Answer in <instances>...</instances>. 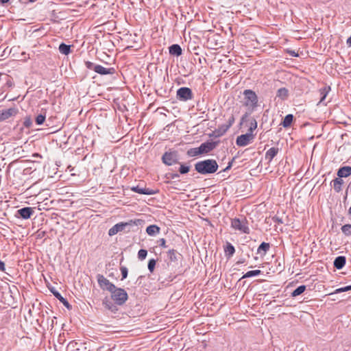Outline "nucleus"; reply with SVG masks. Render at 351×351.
Wrapping results in <instances>:
<instances>
[{
  "mask_svg": "<svg viewBox=\"0 0 351 351\" xmlns=\"http://www.w3.org/2000/svg\"><path fill=\"white\" fill-rule=\"evenodd\" d=\"M145 223V221L143 219H131L128 221L125 222H120L114 225L111 228L108 230V235L113 236L117 234L118 232L125 231L126 232H129L130 231H134L133 228L135 226H143Z\"/></svg>",
  "mask_w": 351,
  "mask_h": 351,
  "instance_id": "nucleus-1",
  "label": "nucleus"
},
{
  "mask_svg": "<svg viewBox=\"0 0 351 351\" xmlns=\"http://www.w3.org/2000/svg\"><path fill=\"white\" fill-rule=\"evenodd\" d=\"M218 167L215 160L206 159L197 162L195 165V170L202 175L212 174L217 171Z\"/></svg>",
  "mask_w": 351,
  "mask_h": 351,
  "instance_id": "nucleus-2",
  "label": "nucleus"
},
{
  "mask_svg": "<svg viewBox=\"0 0 351 351\" xmlns=\"http://www.w3.org/2000/svg\"><path fill=\"white\" fill-rule=\"evenodd\" d=\"M231 227L235 230L244 234H250V228L248 221L245 217L241 218H234L231 220Z\"/></svg>",
  "mask_w": 351,
  "mask_h": 351,
  "instance_id": "nucleus-3",
  "label": "nucleus"
},
{
  "mask_svg": "<svg viewBox=\"0 0 351 351\" xmlns=\"http://www.w3.org/2000/svg\"><path fill=\"white\" fill-rule=\"evenodd\" d=\"M110 293L111 298L117 305L121 306L128 300V293L123 289L116 287Z\"/></svg>",
  "mask_w": 351,
  "mask_h": 351,
  "instance_id": "nucleus-4",
  "label": "nucleus"
},
{
  "mask_svg": "<svg viewBox=\"0 0 351 351\" xmlns=\"http://www.w3.org/2000/svg\"><path fill=\"white\" fill-rule=\"evenodd\" d=\"M245 97V106L250 108H256L258 106V97L254 91L246 89L243 91Z\"/></svg>",
  "mask_w": 351,
  "mask_h": 351,
  "instance_id": "nucleus-5",
  "label": "nucleus"
},
{
  "mask_svg": "<svg viewBox=\"0 0 351 351\" xmlns=\"http://www.w3.org/2000/svg\"><path fill=\"white\" fill-rule=\"evenodd\" d=\"M176 98L180 101H187L193 98V93L189 87H180L176 91Z\"/></svg>",
  "mask_w": 351,
  "mask_h": 351,
  "instance_id": "nucleus-6",
  "label": "nucleus"
},
{
  "mask_svg": "<svg viewBox=\"0 0 351 351\" xmlns=\"http://www.w3.org/2000/svg\"><path fill=\"white\" fill-rule=\"evenodd\" d=\"M178 154L176 151L166 152L162 156V161L167 166L178 163Z\"/></svg>",
  "mask_w": 351,
  "mask_h": 351,
  "instance_id": "nucleus-7",
  "label": "nucleus"
},
{
  "mask_svg": "<svg viewBox=\"0 0 351 351\" xmlns=\"http://www.w3.org/2000/svg\"><path fill=\"white\" fill-rule=\"evenodd\" d=\"M97 280L100 288L103 290H107L109 292H111L114 289H116V286L110 282L109 280L105 278L102 274H97Z\"/></svg>",
  "mask_w": 351,
  "mask_h": 351,
  "instance_id": "nucleus-8",
  "label": "nucleus"
},
{
  "mask_svg": "<svg viewBox=\"0 0 351 351\" xmlns=\"http://www.w3.org/2000/svg\"><path fill=\"white\" fill-rule=\"evenodd\" d=\"M34 210L32 207H24L16 210L15 217L23 219H28L31 218Z\"/></svg>",
  "mask_w": 351,
  "mask_h": 351,
  "instance_id": "nucleus-9",
  "label": "nucleus"
},
{
  "mask_svg": "<svg viewBox=\"0 0 351 351\" xmlns=\"http://www.w3.org/2000/svg\"><path fill=\"white\" fill-rule=\"evenodd\" d=\"M254 138V135L251 134H244L237 136L236 143L238 146L245 147L250 144Z\"/></svg>",
  "mask_w": 351,
  "mask_h": 351,
  "instance_id": "nucleus-10",
  "label": "nucleus"
},
{
  "mask_svg": "<svg viewBox=\"0 0 351 351\" xmlns=\"http://www.w3.org/2000/svg\"><path fill=\"white\" fill-rule=\"evenodd\" d=\"M219 141H206L203 143L199 147L201 154H208L213 151L217 145Z\"/></svg>",
  "mask_w": 351,
  "mask_h": 351,
  "instance_id": "nucleus-11",
  "label": "nucleus"
},
{
  "mask_svg": "<svg viewBox=\"0 0 351 351\" xmlns=\"http://www.w3.org/2000/svg\"><path fill=\"white\" fill-rule=\"evenodd\" d=\"M19 112L16 108H10L9 109L0 111V123L12 117H14Z\"/></svg>",
  "mask_w": 351,
  "mask_h": 351,
  "instance_id": "nucleus-12",
  "label": "nucleus"
},
{
  "mask_svg": "<svg viewBox=\"0 0 351 351\" xmlns=\"http://www.w3.org/2000/svg\"><path fill=\"white\" fill-rule=\"evenodd\" d=\"M50 291L53 293L56 298H57L62 304L69 310L72 308V306L69 304L66 299L63 298L61 294L54 288H49Z\"/></svg>",
  "mask_w": 351,
  "mask_h": 351,
  "instance_id": "nucleus-13",
  "label": "nucleus"
},
{
  "mask_svg": "<svg viewBox=\"0 0 351 351\" xmlns=\"http://www.w3.org/2000/svg\"><path fill=\"white\" fill-rule=\"evenodd\" d=\"M95 73L101 75H113L116 73V70L114 67L105 68L101 65L97 64L96 66Z\"/></svg>",
  "mask_w": 351,
  "mask_h": 351,
  "instance_id": "nucleus-14",
  "label": "nucleus"
},
{
  "mask_svg": "<svg viewBox=\"0 0 351 351\" xmlns=\"http://www.w3.org/2000/svg\"><path fill=\"white\" fill-rule=\"evenodd\" d=\"M131 190L134 192H136L139 194L143 195H154L157 192L153 189L149 188H142L139 186H133L131 188Z\"/></svg>",
  "mask_w": 351,
  "mask_h": 351,
  "instance_id": "nucleus-15",
  "label": "nucleus"
},
{
  "mask_svg": "<svg viewBox=\"0 0 351 351\" xmlns=\"http://www.w3.org/2000/svg\"><path fill=\"white\" fill-rule=\"evenodd\" d=\"M228 130L227 128L222 124L217 129L213 131L212 133L209 134L208 136L210 137L218 138L225 134Z\"/></svg>",
  "mask_w": 351,
  "mask_h": 351,
  "instance_id": "nucleus-16",
  "label": "nucleus"
},
{
  "mask_svg": "<svg viewBox=\"0 0 351 351\" xmlns=\"http://www.w3.org/2000/svg\"><path fill=\"white\" fill-rule=\"evenodd\" d=\"M337 175L340 178H348L351 175V167L343 166L340 167L337 172Z\"/></svg>",
  "mask_w": 351,
  "mask_h": 351,
  "instance_id": "nucleus-17",
  "label": "nucleus"
},
{
  "mask_svg": "<svg viewBox=\"0 0 351 351\" xmlns=\"http://www.w3.org/2000/svg\"><path fill=\"white\" fill-rule=\"evenodd\" d=\"M346 258L344 256H339L335 258L333 265L337 269H341L346 265Z\"/></svg>",
  "mask_w": 351,
  "mask_h": 351,
  "instance_id": "nucleus-18",
  "label": "nucleus"
},
{
  "mask_svg": "<svg viewBox=\"0 0 351 351\" xmlns=\"http://www.w3.org/2000/svg\"><path fill=\"white\" fill-rule=\"evenodd\" d=\"M228 117L227 123L223 124L228 130L233 125L235 121L234 114L233 110L228 109V112L225 114V117Z\"/></svg>",
  "mask_w": 351,
  "mask_h": 351,
  "instance_id": "nucleus-19",
  "label": "nucleus"
},
{
  "mask_svg": "<svg viewBox=\"0 0 351 351\" xmlns=\"http://www.w3.org/2000/svg\"><path fill=\"white\" fill-rule=\"evenodd\" d=\"M278 152L279 149L278 147H271L265 153V159L268 160L269 162H270L274 159V158L278 154Z\"/></svg>",
  "mask_w": 351,
  "mask_h": 351,
  "instance_id": "nucleus-20",
  "label": "nucleus"
},
{
  "mask_svg": "<svg viewBox=\"0 0 351 351\" xmlns=\"http://www.w3.org/2000/svg\"><path fill=\"white\" fill-rule=\"evenodd\" d=\"M169 53L172 56H180L182 55V50L178 44H173L169 47Z\"/></svg>",
  "mask_w": 351,
  "mask_h": 351,
  "instance_id": "nucleus-21",
  "label": "nucleus"
},
{
  "mask_svg": "<svg viewBox=\"0 0 351 351\" xmlns=\"http://www.w3.org/2000/svg\"><path fill=\"white\" fill-rule=\"evenodd\" d=\"M332 183L333 189L335 192L339 193L341 190V186L343 184V180L340 178H336L332 180L331 184Z\"/></svg>",
  "mask_w": 351,
  "mask_h": 351,
  "instance_id": "nucleus-22",
  "label": "nucleus"
},
{
  "mask_svg": "<svg viewBox=\"0 0 351 351\" xmlns=\"http://www.w3.org/2000/svg\"><path fill=\"white\" fill-rule=\"evenodd\" d=\"M276 97L281 100H286L289 97V90L285 87L279 88L277 90Z\"/></svg>",
  "mask_w": 351,
  "mask_h": 351,
  "instance_id": "nucleus-23",
  "label": "nucleus"
},
{
  "mask_svg": "<svg viewBox=\"0 0 351 351\" xmlns=\"http://www.w3.org/2000/svg\"><path fill=\"white\" fill-rule=\"evenodd\" d=\"M103 305L104 307L108 310H110L111 312L115 313L117 311L118 308L116 306V304H113L111 301H110L108 299L106 298L103 300Z\"/></svg>",
  "mask_w": 351,
  "mask_h": 351,
  "instance_id": "nucleus-24",
  "label": "nucleus"
},
{
  "mask_svg": "<svg viewBox=\"0 0 351 351\" xmlns=\"http://www.w3.org/2000/svg\"><path fill=\"white\" fill-rule=\"evenodd\" d=\"M225 254L228 258H230L233 256L235 252L234 247L229 242L226 243V245L224 247Z\"/></svg>",
  "mask_w": 351,
  "mask_h": 351,
  "instance_id": "nucleus-25",
  "label": "nucleus"
},
{
  "mask_svg": "<svg viewBox=\"0 0 351 351\" xmlns=\"http://www.w3.org/2000/svg\"><path fill=\"white\" fill-rule=\"evenodd\" d=\"M159 232L160 228L156 225H150L146 228V232L149 236H155Z\"/></svg>",
  "mask_w": 351,
  "mask_h": 351,
  "instance_id": "nucleus-26",
  "label": "nucleus"
},
{
  "mask_svg": "<svg viewBox=\"0 0 351 351\" xmlns=\"http://www.w3.org/2000/svg\"><path fill=\"white\" fill-rule=\"evenodd\" d=\"M330 91V86H324L323 88L319 89V93L321 95V98L319 100V103H322L328 95V93Z\"/></svg>",
  "mask_w": 351,
  "mask_h": 351,
  "instance_id": "nucleus-27",
  "label": "nucleus"
},
{
  "mask_svg": "<svg viewBox=\"0 0 351 351\" xmlns=\"http://www.w3.org/2000/svg\"><path fill=\"white\" fill-rule=\"evenodd\" d=\"M293 120V114H289L285 116V117L284 118L283 121L281 123V125L285 128H289L291 125Z\"/></svg>",
  "mask_w": 351,
  "mask_h": 351,
  "instance_id": "nucleus-28",
  "label": "nucleus"
},
{
  "mask_svg": "<svg viewBox=\"0 0 351 351\" xmlns=\"http://www.w3.org/2000/svg\"><path fill=\"white\" fill-rule=\"evenodd\" d=\"M269 248L270 245L269 243L263 242L257 249V254H261V252H263V255H265L266 253L269 251Z\"/></svg>",
  "mask_w": 351,
  "mask_h": 351,
  "instance_id": "nucleus-29",
  "label": "nucleus"
},
{
  "mask_svg": "<svg viewBox=\"0 0 351 351\" xmlns=\"http://www.w3.org/2000/svg\"><path fill=\"white\" fill-rule=\"evenodd\" d=\"M58 49L62 54L69 55L71 53V45L62 43L59 45Z\"/></svg>",
  "mask_w": 351,
  "mask_h": 351,
  "instance_id": "nucleus-30",
  "label": "nucleus"
},
{
  "mask_svg": "<svg viewBox=\"0 0 351 351\" xmlns=\"http://www.w3.org/2000/svg\"><path fill=\"white\" fill-rule=\"evenodd\" d=\"M341 230L342 233L346 237L351 236V224L348 223V224H345V225L342 226L341 228Z\"/></svg>",
  "mask_w": 351,
  "mask_h": 351,
  "instance_id": "nucleus-31",
  "label": "nucleus"
},
{
  "mask_svg": "<svg viewBox=\"0 0 351 351\" xmlns=\"http://www.w3.org/2000/svg\"><path fill=\"white\" fill-rule=\"evenodd\" d=\"M186 154L189 157L202 155L199 147L191 148L187 151Z\"/></svg>",
  "mask_w": 351,
  "mask_h": 351,
  "instance_id": "nucleus-32",
  "label": "nucleus"
},
{
  "mask_svg": "<svg viewBox=\"0 0 351 351\" xmlns=\"http://www.w3.org/2000/svg\"><path fill=\"white\" fill-rule=\"evenodd\" d=\"M306 290V286L305 285H300L292 293L291 296L292 297H297L302 294L304 291Z\"/></svg>",
  "mask_w": 351,
  "mask_h": 351,
  "instance_id": "nucleus-33",
  "label": "nucleus"
},
{
  "mask_svg": "<svg viewBox=\"0 0 351 351\" xmlns=\"http://www.w3.org/2000/svg\"><path fill=\"white\" fill-rule=\"evenodd\" d=\"M261 274V271L259 270V269H256V270H251V271H249L247 272H246L242 277V278H250V277H253V276H258Z\"/></svg>",
  "mask_w": 351,
  "mask_h": 351,
  "instance_id": "nucleus-34",
  "label": "nucleus"
},
{
  "mask_svg": "<svg viewBox=\"0 0 351 351\" xmlns=\"http://www.w3.org/2000/svg\"><path fill=\"white\" fill-rule=\"evenodd\" d=\"M167 256L169 260L172 262H176L178 261L177 252L173 249L169 250L168 251Z\"/></svg>",
  "mask_w": 351,
  "mask_h": 351,
  "instance_id": "nucleus-35",
  "label": "nucleus"
},
{
  "mask_svg": "<svg viewBox=\"0 0 351 351\" xmlns=\"http://www.w3.org/2000/svg\"><path fill=\"white\" fill-rule=\"evenodd\" d=\"M45 118H46V116L45 114H40L37 115L35 119L36 123L38 125H42L45 122Z\"/></svg>",
  "mask_w": 351,
  "mask_h": 351,
  "instance_id": "nucleus-36",
  "label": "nucleus"
},
{
  "mask_svg": "<svg viewBox=\"0 0 351 351\" xmlns=\"http://www.w3.org/2000/svg\"><path fill=\"white\" fill-rule=\"evenodd\" d=\"M156 261L155 259L152 258L149 261L147 267L149 271L152 273L154 270L155 266H156Z\"/></svg>",
  "mask_w": 351,
  "mask_h": 351,
  "instance_id": "nucleus-37",
  "label": "nucleus"
},
{
  "mask_svg": "<svg viewBox=\"0 0 351 351\" xmlns=\"http://www.w3.org/2000/svg\"><path fill=\"white\" fill-rule=\"evenodd\" d=\"M147 254V251L146 250L141 249L138 252V258L140 260L143 261L146 258Z\"/></svg>",
  "mask_w": 351,
  "mask_h": 351,
  "instance_id": "nucleus-38",
  "label": "nucleus"
},
{
  "mask_svg": "<svg viewBox=\"0 0 351 351\" xmlns=\"http://www.w3.org/2000/svg\"><path fill=\"white\" fill-rule=\"evenodd\" d=\"M190 171V167L184 165H180L179 171L181 174H186Z\"/></svg>",
  "mask_w": 351,
  "mask_h": 351,
  "instance_id": "nucleus-39",
  "label": "nucleus"
},
{
  "mask_svg": "<svg viewBox=\"0 0 351 351\" xmlns=\"http://www.w3.org/2000/svg\"><path fill=\"white\" fill-rule=\"evenodd\" d=\"M86 67L90 70H93L95 72L96 66L97 64H94L92 62L90 61H86L85 62Z\"/></svg>",
  "mask_w": 351,
  "mask_h": 351,
  "instance_id": "nucleus-40",
  "label": "nucleus"
},
{
  "mask_svg": "<svg viewBox=\"0 0 351 351\" xmlns=\"http://www.w3.org/2000/svg\"><path fill=\"white\" fill-rule=\"evenodd\" d=\"M351 290V285H348V286H346V287H341V288H339L335 290V293H341V292H346V291H348Z\"/></svg>",
  "mask_w": 351,
  "mask_h": 351,
  "instance_id": "nucleus-41",
  "label": "nucleus"
},
{
  "mask_svg": "<svg viewBox=\"0 0 351 351\" xmlns=\"http://www.w3.org/2000/svg\"><path fill=\"white\" fill-rule=\"evenodd\" d=\"M32 124V119L29 117H27L25 118L23 125L25 128H30Z\"/></svg>",
  "mask_w": 351,
  "mask_h": 351,
  "instance_id": "nucleus-42",
  "label": "nucleus"
},
{
  "mask_svg": "<svg viewBox=\"0 0 351 351\" xmlns=\"http://www.w3.org/2000/svg\"><path fill=\"white\" fill-rule=\"evenodd\" d=\"M120 269H121V272L122 280H123L127 278L128 271L127 267H121Z\"/></svg>",
  "mask_w": 351,
  "mask_h": 351,
  "instance_id": "nucleus-43",
  "label": "nucleus"
},
{
  "mask_svg": "<svg viewBox=\"0 0 351 351\" xmlns=\"http://www.w3.org/2000/svg\"><path fill=\"white\" fill-rule=\"evenodd\" d=\"M272 220L274 222L278 223L279 224L283 223L282 218L278 217V215H275L274 217H273Z\"/></svg>",
  "mask_w": 351,
  "mask_h": 351,
  "instance_id": "nucleus-44",
  "label": "nucleus"
},
{
  "mask_svg": "<svg viewBox=\"0 0 351 351\" xmlns=\"http://www.w3.org/2000/svg\"><path fill=\"white\" fill-rule=\"evenodd\" d=\"M158 245L162 247H167V245H166V240L164 239V238H162V239H160L158 241Z\"/></svg>",
  "mask_w": 351,
  "mask_h": 351,
  "instance_id": "nucleus-45",
  "label": "nucleus"
},
{
  "mask_svg": "<svg viewBox=\"0 0 351 351\" xmlns=\"http://www.w3.org/2000/svg\"><path fill=\"white\" fill-rule=\"evenodd\" d=\"M6 82H5V85L10 88V87H12L13 85H14V83L12 82V81L10 79L9 76L8 75V78H5Z\"/></svg>",
  "mask_w": 351,
  "mask_h": 351,
  "instance_id": "nucleus-46",
  "label": "nucleus"
},
{
  "mask_svg": "<svg viewBox=\"0 0 351 351\" xmlns=\"http://www.w3.org/2000/svg\"><path fill=\"white\" fill-rule=\"evenodd\" d=\"M250 127L252 128V129H255V130L256 129V128H257V122H256L255 119H252L251 120Z\"/></svg>",
  "mask_w": 351,
  "mask_h": 351,
  "instance_id": "nucleus-47",
  "label": "nucleus"
},
{
  "mask_svg": "<svg viewBox=\"0 0 351 351\" xmlns=\"http://www.w3.org/2000/svg\"><path fill=\"white\" fill-rule=\"evenodd\" d=\"M180 177L179 174L177 173H169L168 178L176 179Z\"/></svg>",
  "mask_w": 351,
  "mask_h": 351,
  "instance_id": "nucleus-48",
  "label": "nucleus"
},
{
  "mask_svg": "<svg viewBox=\"0 0 351 351\" xmlns=\"http://www.w3.org/2000/svg\"><path fill=\"white\" fill-rule=\"evenodd\" d=\"M233 161H234V158L228 162L227 167L223 170V171H226L229 170L232 166Z\"/></svg>",
  "mask_w": 351,
  "mask_h": 351,
  "instance_id": "nucleus-49",
  "label": "nucleus"
},
{
  "mask_svg": "<svg viewBox=\"0 0 351 351\" xmlns=\"http://www.w3.org/2000/svg\"><path fill=\"white\" fill-rule=\"evenodd\" d=\"M5 269V263L0 260V271H4Z\"/></svg>",
  "mask_w": 351,
  "mask_h": 351,
  "instance_id": "nucleus-50",
  "label": "nucleus"
},
{
  "mask_svg": "<svg viewBox=\"0 0 351 351\" xmlns=\"http://www.w3.org/2000/svg\"><path fill=\"white\" fill-rule=\"evenodd\" d=\"M289 53L293 57L298 56V53H296L294 51H289Z\"/></svg>",
  "mask_w": 351,
  "mask_h": 351,
  "instance_id": "nucleus-51",
  "label": "nucleus"
},
{
  "mask_svg": "<svg viewBox=\"0 0 351 351\" xmlns=\"http://www.w3.org/2000/svg\"><path fill=\"white\" fill-rule=\"evenodd\" d=\"M255 130V129H252V128H249L246 134H253V132Z\"/></svg>",
  "mask_w": 351,
  "mask_h": 351,
  "instance_id": "nucleus-52",
  "label": "nucleus"
},
{
  "mask_svg": "<svg viewBox=\"0 0 351 351\" xmlns=\"http://www.w3.org/2000/svg\"><path fill=\"white\" fill-rule=\"evenodd\" d=\"M2 77L8 78V75L4 73H0V81L2 80Z\"/></svg>",
  "mask_w": 351,
  "mask_h": 351,
  "instance_id": "nucleus-53",
  "label": "nucleus"
},
{
  "mask_svg": "<svg viewBox=\"0 0 351 351\" xmlns=\"http://www.w3.org/2000/svg\"><path fill=\"white\" fill-rule=\"evenodd\" d=\"M10 0H0V3L1 4H5V3H7L9 2Z\"/></svg>",
  "mask_w": 351,
  "mask_h": 351,
  "instance_id": "nucleus-54",
  "label": "nucleus"
},
{
  "mask_svg": "<svg viewBox=\"0 0 351 351\" xmlns=\"http://www.w3.org/2000/svg\"><path fill=\"white\" fill-rule=\"evenodd\" d=\"M247 117V114H244L241 118V121H243Z\"/></svg>",
  "mask_w": 351,
  "mask_h": 351,
  "instance_id": "nucleus-55",
  "label": "nucleus"
},
{
  "mask_svg": "<svg viewBox=\"0 0 351 351\" xmlns=\"http://www.w3.org/2000/svg\"><path fill=\"white\" fill-rule=\"evenodd\" d=\"M244 261H239L237 262V264L243 263Z\"/></svg>",
  "mask_w": 351,
  "mask_h": 351,
  "instance_id": "nucleus-56",
  "label": "nucleus"
},
{
  "mask_svg": "<svg viewBox=\"0 0 351 351\" xmlns=\"http://www.w3.org/2000/svg\"><path fill=\"white\" fill-rule=\"evenodd\" d=\"M348 188H350V191H351V182H350L349 185H348Z\"/></svg>",
  "mask_w": 351,
  "mask_h": 351,
  "instance_id": "nucleus-57",
  "label": "nucleus"
},
{
  "mask_svg": "<svg viewBox=\"0 0 351 351\" xmlns=\"http://www.w3.org/2000/svg\"><path fill=\"white\" fill-rule=\"evenodd\" d=\"M34 156L38 157V156H40L38 154H34Z\"/></svg>",
  "mask_w": 351,
  "mask_h": 351,
  "instance_id": "nucleus-58",
  "label": "nucleus"
},
{
  "mask_svg": "<svg viewBox=\"0 0 351 351\" xmlns=\"http://www.w3.org/2000/svg\"><path fill=\"white\" fill-rule=\"evenodd\" d=\"M29 2H35L36 0H28Z\"/></svg>",
  "mask_w": 351,
  "mask_h": 351,
  "instance_id": "nucleus-59",
  "label": "nucleus"
}]
</instances>
